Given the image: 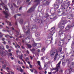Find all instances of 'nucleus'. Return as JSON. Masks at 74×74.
Listing matches in <instances>:
<instances>
[{
  "instance_id": "obj_1",
  "label": "nucleus",
  "mask_w": 74,
  "mask_h": 74,
  "mask_svg": "<svg viewBox=\"0 0 74 74\" xmlns=\"http://www.w3.org/2000/svg\"><path fill=\"white\" fill-rule=\"evenodd\" d=\"M1 3V4H0V6H2V7H4V8L5 11H5H3V13L5 15V17L6 18H7L9 16H10V13L9 12H8V9L7 7H6L5 6V5L4 3H3V2H2V1L1 0H0Z\"/></svg>"
},
{
  "instance_id": "obj_2",
  "label": "nucleus",
  "mask_w": 74,
  "mask_h": 74,
  "mask_svg": "<svg viewBox=\"0 0 74 74\" xmlns=\"http://www.w3.org/2000/svg\"><path fill=\"white\" fill-rule=\"evenodd\" d=\"M55 29V27H53L51 28V29L50 30V32L49 33V35H50L51 37H52L54 33H55L53 31V30H54Z\"/></svg>"
},
{
  "instance_id": "obj_3",
  "label": "nucleus",
  "mask_w": 74,
  "mask_h": 74,
  "mask_svg": "<svg viewBox=\"0 0 74 74\" xmlns=\"http://www.w3.org/2000/svg\"><path fill=\"white\" fill-rule=\"evenodd\" d=\"M61 61H60L59 63L56 65V68L55 69H53V70H57L56 71H58V69L60 68V64H61Z\"/></svg>"
},
{
  "instance_id": "obj_4",
  "label": "nucleus",
  "mask_w": 74,
  "mask_h": 74,
  "mask_svg": "<svg viewBox=\"0 0 74 74\" xmlns=\"http://www.w3.org/2000/svg\"><path fill=\"white\" fill-rule=\"evenodd\" d=\"M66 22H65V21H64L63 22V23H59V28H60V27L62 29H64V26H63V25H65V24H66Z\"/></svg>"
},
{
  "instance_id": "obj_5",
  "label": "nucleus",
  "mask_w": 74,
  "mask_h": 74,
  "mask_svg": "<svg viewBox=\"0 0 74 74\" xmlns=\"http://www.w3.org/2000/svg\"><path fill=\"white\" fill-rule=\"evenodd\" d=\"M28 28H29V26H26L25 28H23V29L24 32H25V30L27 29V31L26 32H25V33H30V29H28Z\"/></svg>"
},
{
  "instance_id": "obj_6",
  "label": "nucleus",
  "mask_w": 74,
  "mask_h": 74,
  "mask_svg": "<svg viewBox=\"0 0 74 74\" xmlns=\"http://www.w3.org/2000/svg\"><path fill=\"white\" fill-rule=\"evenodd\" d=\"M36 5H34L32 8L29 9L28 11V12H33L34 10H35V8H36Z\"/></svg>"
},
{
  "instance_id": "obj_7",
  "label": "nucleus",
  "mask_w": 74,
  "mask_h": 74,
  "mask_svg": "<svg viewBox=\"0 0 74 74\" xmlns=\"http://www.w3.org/2000/svg\"><path fill=\"white\" fill-rule=\"evenodd\" d=\"M58 53V52H55V51H50V55L51 56V57H52V56H53L54 55H55V54H56V53Z\"/></svg>"
},
{
  "instance_id": "obj_8",
  "label": "nucleus",
  "mask_w": 74,
  "mask_h": 74,
  "mask_svg": "<svg viewBox=\"0 0 74 74\" xmlns=\"http://www.w3.org/2000/svg\"><path fill=\"white\" fill-rule=\"evenodd\" d=\"M64 40H61L58 43V45H60L61 44V43H62V45H65V47H66V45L65 44H64Z\"/></svg>"
},
{
  "instance_id": "obj_9",
  "label": "nucleus",
  "mask_w": 74,
  "mask_h": 74,
  "mask_svg": "<svg viewBox=\"0 0 74 74\" xmlns=\"http://www.w3.org/2000/svg\"><path fill=\"white\" fill-rule=\"evenodd\" d=\"M59 56V54L58 53H56L55 54V57L54 59V61H55L56 60V58H58V56Z\"/></svg>"
},
{
  "instance_id": "obj_10",
  "label": "nucleus",
  "mask_w": 74,
  "mask_h": 74,
  "mask_svg": "<svg viewBox=\"0 0 74 74\" xmlns=\"http://www.w3.org/2000/svg\"><path fill=\"white\" fill-rule=\"evenodd\" d=\"M67 1V0H66V1H65V3H66V4H67L68 6H67V8H68L69 7V5H70V4L71 2L70 1H67V3H66Z\"/></svg>"
},
{
  "instance_id": "obj_11",
  "label": "nucleus",
  "mask_w": 74,
  "mask_h": 74,
  "mask_svg": "<svg viewBox=\"0 0 74 74\" xmlns=\"http://www.w3.org/2000/svg\"><path fill=\"white\" fill-rule=\"evenodd\" d=\"M0 53H1V56H4V55L5 53V52L3 51V50H1V51H0Z\"/></svg>"
},
{
  "instance_id": "obj_12",
  "label": "nucleus",
  "mask_w": 74,
  "mask_h": 74,
  "mask_svg": "<svg viewBox=\"0 0 74 74\" xmlns=\"http://www.w3.org/2000/svg\"><path fill=\"white\" fill-rule=\"evenodd\" d=\"M71 27L70 26H68L65 28V31H67L70 29Z\"/></svg>"
},
{
  "instance_id": "obj_13",
  "label": "nucleus",
  "mask_w": 74,
  "mask_h": 74,
  "mask_svg": "<svg viewBox=\"0 0 74 74\" xmlns=\"http://www.w3.org/2000/svg\"><path fill=\"white\" fill-rule=\"evenodd\" d=\"M23 57V54H21V56H20L19 58L20 59H21V60H23V59H22V58Z\"/></svg>"
},
{
  "instance_id": "obj_14",
  "label": "nucleus",
  "mask_w": 74,
  "mask_h": 74,
  "mask_svg": "<svg viewBox=\"0 0 74 74\" xmlns=\"http://www.w3.org/2000/svg\"><path fill=\"white\" fill-rule=\"evenodd\" d=\"M6 23H8V24H9L10 26H11V23H10V22L6 20Z\"/></svg>"
},
{
  "instance_id": "obj_15",
  "label": "nucleus",
  "mask_w": 74,
  "mask_h": 74,
  "mask_svg": "<svg viewBox=\"0 0 74 74\" xmlns=\"http://www.w3.org/2000/svg\"><path fill=\"white\" fill-rule=\"evenodd\" d=\"M66 62V61H65L64 62L63 61L62 62V65L63 66H65V64H66L65 63Z\"/></svg>"
},
{
  "instance_id": "obj_16",
  "label": "nucleus",
  "mask_w": 74,
  "mask_h": 74,
  "mask_svg": "<svg viewBox=\"0 0 74 74\" xmlns=\"http://www.w3.org/2000/svg\"><path fill=\"white\" fill-rule=\"evenodd\" d=\"M23 22V19H21L20 21H19V23L21 24H22Z\"/></svg>"
},
{
  "instance_id": "obj_17",
  "label": "nucleus",
  "mask_w": 74,
  "mask_h": 74,
  "mask_svg": "<svg viewBox=\"0 0 74 74\" xmlns=\"http://www.w3.org/2000/svg\"><path fill=\"white\" fill-rule=\"evenodd\" d=\"M7 66V65L5 64H4V65H3L2 66V67L3 68V69H5V67Z\"/></svg>"
},
{
  "instance_id": "obj_18",
  "label": "nucleus",
  "mask_w": 74,
  "mask_h": 74,
  "mask_svg": "<svg viewBox=\"0 0 74 74\" xmlns=\"http://www.w3.org/2000/svg\"><path fill=\"white\" fill-rule=\"evenodd\" d=\"M5 37H7H7H10V38H13V37H12V36H10L8 35H7L5 36Z\"/></svg>"
},
{
  "instance_id": "obj_19",
  "label": "nucleus",
  "mask_w": 74,
  "mask_h": 74,
  "mask_svg": "<svg viewBox=\"0 0 74 74\" xmlns=\"http://www.w3.org/2000/svg\"><path fill=\"white\" fill-rule=\"evenodd\" d=\"M30 51H31V52H34L36 51V49L33 48L32 49H30Z\"/></svg>"
},
{
  "instance_id": "obj_20",
  "label": "nucleus",
  "mask_w": 74,
  "mask_h": 74,
  "mask_svg": "<svg viewBox=\"0 0 74 74\" xmlns=\"http://www.w3.org/2000/svg\"><path fill=\"white\" fill-rule=\"evenodd\" d=\"M27 46L29 48H31L32 47V46L30 45H27Z\"/></svg>"
},
{
  "instance_id": "obj_21",
  "label": "nucleus",
  "mask_w": 74,
  "mask_h": 74,
  "mask_svg": "<svg viewBox=\"0 0 74 74\" xmlns=\"http://www.w3.org/2000/svg\"><path fill=\"white\" fill-rule=\"evenodd\" d=\"M34 3H40V0H36L34 1Z\"/></svg>"
},
{
  "instance_id": "obj_22",
  "label": "nucleus",
  "mask_w": 74,
  "mask_h": 74,
  "mask_svg": "<svg viewBox=\"0 0 74 74\" xmlns=\"http://www.w3.org/2000/svg\"><path fill=\"white\" fill-rule=\"evenodd\" d=\"M37 63L39 66H41V64H40V61H38L37 62Z\"/></svg>"
},
{
  "instance_id": "obj_23",
  "label": "nucleus",
  "mask_w": 74,
  "mask_h": 74,
  "mask_svg": "<svg viewBox=\"0 0 74 74\" xmlns=\"http://www.w3.org/2000/svg\"><path fill=\"white\" fill-rule=\"evenodd\" d=\"M59 34L60 35L61 34H63V32H62V31H60L59 32Z\"/></svg>"
},
{
  "instance_id": "obj_24",
  "label": "nucleus",
  "mask_w": 74,
  "mask_h": 74,
  "mask_svg": "<svg viewBox=\"0 0 74 74\" xmlns=\"http://www.w3.org/2000/svg\"><path fill=\"white\" fill-rule=\"evenodd\" d=\"M42 68L41 67V65H40V67H39V68H38V69H39V70H42Z\"/></svg>"
},
{
  "instance_id": "obj_25",
  "label": "nucleus",
  "mask_w": 74,
  "mask_h": 74,
  "mask_svg": "<svg viewBox=\"0 0 74 74\" xmlns=\"http://www.w3.org/2000/svg\"><path fill=\"white\" fill-rule=\"evenodd\" d=\"M45 48H43L41 49V51L42 52H44V51H45Z\"/></svg>"
},
{
  "instance_id": "obj_26",
  "label": "nucleus",
  "mask_w": 74,
  "mask_h": 74,
  "mask_svg": "<svg viewBox=\"0 0 74 74\" xmlns=\"http://www.w3.org/2000/svg\"><path fill=\"white\" fill-rule=\"evenodd\" d=\"M70 71H71L73 70V69L71 68V67H70L69 68Z\"/></svg>"
},
{
  "instance_id": "obj_27",
  "label": "nucleus",
  "mask_w": 74,
  "mask_h": 74,
  "mask_svg": "<svg viewBox=\"0 0 74 74\" xmlns=\"http://www.w3.org/2000/svg\"><path fill=\"white\" fill-rule=\"evenodd\" d=\"M17 45V46H15V48H17V47L18 48H20V46L19 45Z\"/></svg>"
},
{
  "instance_id": "obj_28",
  "label": "nucleus",
  "mask_w": 74,
  "mask_h": 74,
  "mask_svg": "<svg viewBox=\"0 0 74 74\" xmlns=\"http://www.w3.org/2000/svg\"><path fill=\"white\" fill-rule=\"evenodd\" d=\"M59 3H62L63 0H59Z\"/></svg>"
},
{
  "instance_id": "obj_29",
  "label": "nucleus",
  "mask_w": 74,
  "mask_h": 74,
  "mask_svg": "<svg viewBox=\"0 0 74 74\" xmlns=\"http://www.w3.org/2000/svg\"><path fill=\"white\" fill-rule=\"evenodd\" d=\"M29 60V58L28 57H27L26 59H25V60L26 61H27Z\"/></svg>"
},
{
  "instance_id": "obj_30",
  "label": "nucleus",
  "mask_w": 74,
  "mask_h": 74,
  "mask_svg": "<svg viewBox=\"0 0 74 74\" xmlns=\"http://www.w3.org/2000/svg\"><path fill=\"white\" fill-rule=\"evenodd\" d=\"M6 47L7 49H8V48H10V46H8V45H7L6 46Z\"/></svg>"
},
{
  "instance_id": "obj_31",
  "label": "nucleus",
  "mask_w": 74,
  "mask_h": 74,
  "mask_svg": "<svg viewBox=\"0 0 74 74\" xmlns=\"http://www.w3.org/2000/svg\"><path fill=\"white\" fill-rule=\"evenodd\" d=\"M36 45H37L36 43H34V44L33 45V47H35V46H36Z\"/></svg>"
},
{
  "instance_id": "obj_32",
  "label": "nucleus",
  "mask_w": 74,
  "mask_h": 74,
  "mask_svg": "<svg viewBox=\"0 0 74 74\" xmlns=\"http://www.w3.org/2000/svg\"><path fill=\"white\" fill-rule=\"evenodd\" d=\"M20 3H21V1H18L17 2V4L19 5V4H20Z\"/></svg>"
},
{
  "instance_id": "obj_33",
  "label": "nucleus",
  "mask_w": 74,
  "mask_h": 74,
  "mask_svg": "<svg viewBox=\"0 0 74 74\" xmlns=\"http://www.w3.org/2000/svg\"><path fill=\"white\" fill-rule=\"evenodd\" d=\"M36 36H37V37H38V36H39L40 34H35Z\"/></svg>"
},
{
  "instance_id": "obj_34",
  "label": "nucleus",
  "mask_w": 74,
  "mask_h": 74,
  "mask_svg": "<svg viewBox=\"0 0 74 74\" xmlns=\"http://www.w3.org/2000/svg\"><path fill=\"white\" fill-rule=\"evenodd\" d=\"M14 7H16V8H18V7L16 6V5L15 4H14Z\"/></svg>"
},
{
  "instance_id": "obj_35",
  "label": "nucleus",
  "mask_w": 74,
  "mask_h": 74,
  "mask_svg": "<svg viewBox=\"0 0 74 74\" xmlns=\"http://www.w3.org/2000/svg\"><path fill=\"white\" fill-rule=\"evenodd\" d=\"M34 73H35V74H37V70H35Z\"/></svg>"
},
{
  "instance_id": "obj_36",
  "label": "nucleus",
  "mask_w": 74,
  "mask_h": 74,
  "mask_svg": "<svg viewBox=\"0 0 74 74\" xmlns=\"http://www.w3.org/2000/svg\"><path fill=\"white\" fill-rule=\"evenodd\" d=\"M8 70H9V68H8V67H7L6 68V70H7V71H8V72H9V71H8Z\"/></svg>"
},
{
  "instance_id": "obj_37",
  "label": "nucleus",
  "mask_w": 74,
  "mask_h": 74,
  "mask_svg": "<svg viewBox=\"0 0 74 74\" xmlns=\"http://www.w3.org/2000/svg\"><path fill=\"white\" fill-rule=\"evenodd\" d=\"M9 56H12V53H9Z\"/></svg>"
},
{
  "instance_id": "obj_38",
  "label": "nucleus",
  "mask_w": 74,
  "mask_h": 74,
  "mask_svg": "<svg viewBox=\"0 0 74 74\" xmlns=\"http://www.w3.org/2000/svg\"><path fill=\"white\" fill-rule=\"evenodd\" d=\"M3 3H6V2H7V1L6 0H3Z\"/></svg>"
},
{
  "instance_id": "obj_39",
  "label": "nucleus",
  "mask_w": 74,
  "mask_h": 74,
  "mask_svg": "<svg viewBox=\"0 0 74 74\" xmlns=\"http://www.w3.org/2000/svg\"><path fill=\"white\" fill-rule=\"evenodd\" d=\"M11 9L12 10L13 9H14V8L12 6V7L11 8Z\"/></svg>"
},
{
  "instance_id": "obj_40",
  "label": "nucleus",
  "mask_w": 74,
  "mask_h": 74,
  "mask_svg": "<svg viewBox=\"0 0 74 74\" xmlns=\"http://www.w3.org/2000/svg\"><path fill=\"white\" fill-rule=\"evenodd\" d=\"M2 43L3 44H5V45L6 44V42H5V41H4Z\"/></svg>"
},
{
  "instance_id": "obj_41",
  "label": "nucleus",
  "mask_w": 74,
  "mask_h": 74,
  "mask_svg": "<svg viewBox=\"0 0 74 74\" xmlns=\"http://www.w3.org/2000/svg\"><path fill=\"white\" fill-rule=\"evenodd\" d=\"M10 74H14V72H10Z\"/></svg>"
},
{
  "instance_id": "obj_42",
  "label": "nucleus",
  "mask_w": 74,
  "mask_h": 74,
  "mask_svg": "<svg viewBox=\"0 0 74 74\" xmlns=\"http://www.w3.org/2000/svg\"><path fill=\"white\" fill-rule=\"evenodd\" d=\"M20 71H21V72H22L23 71V69H20Z\"/></svg>"
},
{
  "instance_id": "obj_43",
  "label": "nucleus",
  "mask_w": 74,
  "mask_h": 74,
  "mask_svg": "<svg viewBox=\"0 0 74 74\" xmlns=\"http://www.w3.org/2000/svg\"><path fill=\"white\" fill-rule=\"evenodd\" d=\"M30 67V68H32L33 67V66H32V65H31V64H30L29 65Z\"/></svg>"
},
{
  "instance_id": "obj_44",
  "label": "nucleus",
  "mask_w": 74,
  "mask_h": 74,
  "mask_svg": "<svg viewBox=\"0 0 74 74\" xmlns=\"http://www.w3.org/2000/svg\"><path fill=\"white\" fill-rule=\"evenodd\" d=\"M67 37H69V38H71V35H70L68 36Z\"/></svg>"
},
{
  "instance_id": "obj_45",
  "label": "nucleus",
  "mask_w": 74,
  "mask_h": 74,
  "mask_svg": "<svg viewBox=\"0 0 74 74\" xmlns=\"http://www.w3.org/2000/svg\"><path fill=\"white\" fill-rule=\"evenodd\" d=\"M30 70L32 73H33V69H30Z\"/></svg>"
},
{
  "instance_id": "obj_46",
  "label": "nucleus",
  "mask_w": 74,
  "mask_h": 74,
  "mask_svg": "<svg viewBox=\"0 0 74 74\" xmlns=\"http://www.w3.org/2000/svg\"><path fill=\"white\" fill-rule=\"evenodd\" d=\"M8 52H10L11 51V49H10L8 50Z\"/></svg>"
},
{
  "instance_id": "obj_47",
  "label": "nucleus",
  "mask_w": 74,
  "mask_h": 74,
  "mask_svg": "<svg viewBox=\"0 0 74 74\" xmlns=\"http://www.w3.org/2000/svg\"><path fill=\"white\" fill-rule=\"evenodd\" d=\"M18 63H19V64H21V61H18Z\"/></svg>"
},
{
  "instance_id": "obj_48",
  "label": "nucleus",
  "mask_w": 74,
  "mask_h": 74,
  "mask_svg": "<svg viewBox=\"0 0 74 74\" xmlns=\"http://www.w3.org/2000/svg\"><path fill=\"white\" fill-rule=\"evenodd\" d=\"M74 26V23H73L72 25V27H73Z\"/></svg>"
},
{
  "instance_id": "obj_49",
  "label": "nucleus",
  "mask_w": 74,
  "mask_h": 74,
  "mask_svg": "<svg viewBox=\"0 0 74 74\" xmlns=\"http://www.w3.org/2000/svg\"><path fill=\"white\" fill-rule=\"evenodd\" d=\"M30 57L31 59H32V60H33V57H32L31 56H30Z\"/></svg>"
},
{
  "instance_id": "obj_50",
  "label": "nucleus",
  "mask_w": 74,
  "mask_h": 74,
  "mask_svg": "<svg viewBox=\"0 0 74 74\" xmlns=\"http://www.w3.org/2000/svg\"><path fill=\"white\" fill-rule=\"evenodd\" d=\"M11 59H12V60H13V59H14V58H13L12 57H10Z\"/></svg>"
},
{
  "instance_id": "obj_51",
  "label": "nucleus",
  "mask_w": 74,
  "mask_h": 74,
  "mask_svg": "<svg viewBox=\"0 0 74 74\" xmlns=\"http://www.w3.org/2000/svg\"><path fill=\"white\" fill-rule=\"evenodd\" d=\"M27 62L29 64V65L30 64V62L29 61Z\"/></svg>"
},
{
  "instance_id": "obj_52",
  "label": "nucleus",
  "mask_w": 74,
  "mask_h": 74,
  "mask_svg": "<svg viewBox=\"0 0 74 74\" xmlns=\"http://www.w3.org/2000/svg\"><path fill=\"white\" fill-rule=\"evenodd\" d=\"M29 1H30V0H27V3H29Z\"/></svg>"
},
{
  "instance_id": "obj_53",
  "label": "nucleus",
  "mask_w": 74,
  "mask_h": 74,
  "mask_svg": "<svg viewBox=\"0 0 74 74\" xmlns=\"http://www.w3.org/2000/svg\"><path fill=\"white\" fill-rule=\"evenodd\" d=\"M62 59H64V56H62Z\"/></svg>"
},
{
  "instance_id": "obj_54",
  "label": "nucleus",
  "mask_w": 74,
  "mask_h": 74,
  "mask_svg": "<svg viewBox=\"0 0 74 74\" xmlns=\"http://www.w3.org/2000/svg\"><path fill=\"white\" fill-rule=\"evenodd\" d=\"M22 60V61H23V62L25 64H26V62H25V61H24L23 60Z\"/></svg>"
},
{
  "instance_id": "obj_55",
  "label": "nucleus",
  "mask_w": 74,
  "mask_h": 74,
  "mask_svg": "<svg viewBox=\"0 0 74 74\" xmlns=\"http://www.w3.org/2000/svg\"><path fill=\"white\" fill-rule=\"evenodd\" d=\"M27 53H29V51L27 50Z\"/></svg>"
},
{
  "instance_id": "obj_56",
  "label": "nucleus",
  "mask_w": 74,
  "mask_h": 74,
  "mask_svg": "<svg viewBox=\"0 0 74 74\" xmlns=\"http://www.w3.org/2000/svg\"><path fill=\"white\" fill-rule=\"evenodd\" d=\"M17 15L18 16H21V14H17Z\"/></svg>"
},
{
  "instance_id": "obj_57",
  "label": "nucleus",
  "mask_w": 74,
  "mask_h": 74,
  "mask_svg": "<svg viewBox=\"0 0 74 74\" xmlns=\"http://www.w3.org/2000/svg\"><path fill=\"white\" fill-rule=\"evenodd\" d=\"M2 41H4V40H5V39L4 38H3L2 39Z\"/></svg>"
},
{
  "instance_id": "obj_58",
  "label": "nucleus",
  "mask_w": 74,
  "mask_h": 74,
  "mask_svg": "<svg viewBox=\"0 0 74 74\" xmlns=\"http://www.w3.org/2000/svg\"><path fill=\"white\" fill-rule=\"evenodd\" d=\"M6 28H7V29H10V28L8 27H7V26H6Z\"/></svg>"
},
{
  "instance_id": "obj_59",
  "label": "nucleus",
  "mask_w": 74,
  "mask_h": 74,
  "mask_svg": "<svg viewBox=\"0 0 74 74\" xmlns=\"http://www.w3.org/2000/svg\"><path fill=\"white\" fill-rule=\"evenodd\" d=\"M21 9H22V7H21L19 9V10H21Z\"/></svg>"
},
{
  "instance_id": "obj_60",
  "label": "nucleus",
  "mask_w": 74,
  "mask_h": 74,
  "mask_svg": "<svg viewBox=\"0 0 74 74\" xmlns=\"http://www.w3.org/2000/svg\"><path fill=\"white\" fill-rule=\"evenodd\" d=\"M38 52H40V50L39 49H38Z\"/></svg>"
},
{
  "instance_id": "obj_61",
  "label": "nucleus",
  "mask_w": 74,
  "mask_h": 74,
  "mask_svg": "<svg viewBox=\"0 0 74 74\" xmlns=\"http://www.w3.org/2000/svg\"><path fill=\"white\" fill-rule=\"evenodd\" d=\"M16 33L17 34V35H18V34H19V32H16Z\"/></svg>"
},
{
  "instance_id": "obj_62",
  "label": "nucleus",
  "mask_w": 74,
  "mask_h": 74,
  "mask_svg": "<svg viewBox=\"0 0 74 74\" xmlns=\"http://www.w3.org/2000/svg\"><path fill=\"white\" fill-rule=\"evenodd\" d=\"M27 38H28L29 40H30V37L28 36V37H27Z\"/></svg>"
},
{
  "instance_id": "obj_63",
  "label": "nucleus",
  "mask_w": 74,
  "mask_h": 74,
  "mask_svg": "<svg viewBox=\"0 0 74 74\" xmlns=\"http://www.w3.org/2000/svg\"><path fill=\"white\" fill-rule=\"evenodd\" d=\"M45 74H47V71H45Z\"/></svg>"
},
{
  "instance_id": "obj_64",
  "label": "nucleus",
  "mask_w": 74,
  "mask_h": 74,
  "mask_svg": "<svg viewBox=\"0 0 74 74\" xmlns=\"http://www.w3.org/2000/svg\"><path fill=\"white\" fill-rule=\"evenodd\" d=\"M48 74H51V72H49Z\"/></svg>"
}]
</instances>
